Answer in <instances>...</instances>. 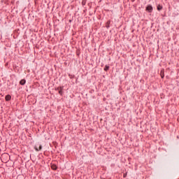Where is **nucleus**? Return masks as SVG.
<instances>
[{"label": "nucleus", "mask_w": 179, "mask_h": 179, "mask_svg": "<svg viewBox=\"0 0 179 179\" xmlns=\"http://www.w3.org/2000/svg\"><path fill=\"white\" fill-rule=\"evenodd\" d=\"M146 10H148V12H150V13L152 10H153V7H152V6H148L146 7Z\"/></svg>", "instance_id": "obj_1"}, {"label": "nucleus", "mask_w": 179, "mask_h": 179, "mask_svg": "<svg viewBox=\"0 0 179 179\" xmlns=\"http://www.w3.org/2000/svg\"><path fill=\"white\" fill-rule=\"evenodd\" d=\"M42 148L43 147L41 146V145H40L38 148L37 147V145H35L34 149L35 150H36V152H38L39 150H41Z\"/></svg>", "instance_id": "obj_2"}, {"label": "nucleus", "mask_w": 179, "mask_h": 179, "mask_svg": "<svg viewBox=\"0 0 179 179\" xmlns=\"http://www.w3.org/2000/svg\"><path fill=\"white\" fill-rule=\"evenodd\" d=\"M20 84H21L22 86L26 84V80L22 79L20 81Z\"/></svg>", "instance_id": "obj_3"}, {"label": "nucleus", "mask_w": 179, "mask_h": 179, "mask_svg": "<svg viewBox=\"0 0 179 179\" xmlns=\"http://www.w3.org/2000/svg\"><path fill=\"white\" fill-rule=\"evenodd\" d=\"M12 99V96H10V95H6V101H9V100H10Z\"/></svg>", "instance_id": "obj_4"}, {"label": "nucleus", "mask_w": 179, "mask_h": 179, "mask_svg": "<svg viewBox=\"0 0 179 179\" xmlns=\"http://www.w3.org/2000/svg\"><path fill=\"white\" fill-rule=\"evenodd\" d=\"M57 90L59 92V94L62 95V87H57Z\"/></svg>", "instance_id": "obj_5"}, {"label": "nucleus", "mask_w": 179, "mask_h": 179, "mask_svg": "<svg viewBox=\"0 0 179 179\" xmlns=\"http://www.w3.org/2000/svg\"><path fill=\"white\" fill-rule=\"evenodd\" d=\"M157 8V10H162V9H163V6L160 5H158Z\"/></svg>", "instance_id": "obj_6"}, {"label": "nucleus", "mask_w": 179, "mask_h": 179, "mask_svg": "<svg viewBox=\"0 0 179 179\" xmlns=\"http://www.w3.org/2000/svg\"><path fill=\"white\" fill-rule=\"evenodd\" d=\"M51 167H52V170H57V165L53 164V165H52Z\"/></svg>", "instance_id": "obj_7"}, {"label": "nucleus", "mask_w": 179, "mask_h": 179, "mask_svg": "<svg viewBox=\"0 0 179 179\" xmlns=\"http://www.w3.org/2000/svg\"><path fill=\"white\" fill-rule=\"evenodd\" d=\"M109 66H106V67H105V71H108V69H109Z\"/></svg>", "instance_id": "obj_8"}, {"label": "nucleus", "mask_w": 179, "mask_h": 179, "mask_svg": "<svg viewBox=\"0 0 179 179\" xmlns=\"http://www.w3.org/2000/svg\"><path fill=\"white\" fill-rule=\"evenodd\" d=\"M124 177H127V174L124 173Z\"/></svg>", "instance_id": "obj_9"}, {"label": "nucleus", "mask_w": 179, "mask_h": 179, "mask_svg": "<svg viewBox=\"0 0 179 179\" xmlns=\"http://www.w3.org/2000/svg\"><path fill=\"white\" fill-rule=\"evenodd\" d=\"M162 78H163V76H162Z\"/></svg>", "instance_id": "obj_10"}]
</instances>
